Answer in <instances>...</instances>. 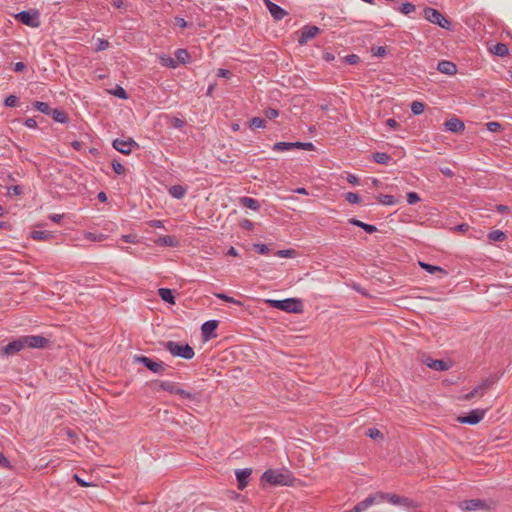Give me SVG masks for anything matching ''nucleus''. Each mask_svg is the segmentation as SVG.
<instances>
[{"label": "nucleus", "mask_w": 512, "mask_h": 512, "mask_svg": "<svg viewBox=\"0 0 512 512\" xmlns=\"http://www.w3.org/2000/svg\"><path fill=\"white\" fill-rule=\"evenodd\" d=\"M261 481L270 486H292L295 477L287 469H268L262 474Z\"/></svg>", "instance_id": "obj_1"}, {"label": "nucleus", "mask_w": 512, "mask_h": 512, "mask_svg": "<svg viewBox=\"0 0 512 512\" xmlns=\"http://www.w3.org/2000/svg\"><path fill=\"white\" fill-rule=\"evenodd\" d=\"M270 307L276 308L288 313H302L303 303L300 299L287 298L283 300H267Z\"/></svg>", "instance_id": "obj_2"}, {"label": "nucleus", "mask_w": 512, "mask_h": 512, "mask_svg": "<svg viewBox=\"0 0 512 512\" xmlns=\"http://www.w3.org/2000/svg\"><path fill=\"white\" fill-rule=\"evenodd\" d=\"M379 500L384 501L387 500L389 503L393 505H399L407 509L408 511H413L419 507V504L411 498L400 496L397 494H389L378 492Z\"/></svg>", "instance_id": "obj_3"}, {"label": "nucleus", "mask_w": 512, "mask_h": 512, "mask_svg": "<svg viewBox=\"0 0 512 512\" xmlns=\"http://www.w3.org/2000/svg\"><path fill=\"white\" fill-rule=\"evenodd\" d=\"M164 347L172 356L181 357L186 360L192 359L195 355L193 348L187 343L182 344L175 341H167L164 343Z\"/></svg>", "instance_id": "obj_4"}, {"label": "nucleus", "mask_w": 512, "mask_h": 512, "mask_svg": "<svg viewBox=\"0 0 512 512\" xmlns=\"http://www.w3.org/2000/svg\"><path fill=\"white\" fill-rule=\"evenodd\" d=\"M423 15L424 18L429 22L436 24L443 29L452 30L451 22L438 10L431 7H426L423 10Z\"/></svg>", "instance_id": "obj_5"}, {"label": "nucleus", "mask_w": 512, "mask_h": 512, "mask_svg": "<svg viewBox=\"0 0 512 512\" xmlns=\"http://www.w3.org/2000/svg\"><path fill=\"white\" fill-rule=\"evenodd\" d=\"M134 362L144 365L148 370L157 374H162L167 366L162 361H154L153 359L144 355H135Z\"/></svg>", "instance_id": "obj_6"}, {"label": "nucleus", "mask_w": 512, "mask_h": 512, "mask_svg": "<svg viewBox=\"0 0 512 512\" xmlns=\"http://www.w3.org/2000/svg\"><path fill=\"white\" fill-rule=\"evenodd\" d=\"M320 33L319 27L315 25H305L301 30L296 32L298 35L297 42L303 46Z\"/></svg>", "instance_id": "obj_7"}, {"label": "nucleus", "mask_w": 512, "mask_h": 512, "mask_svg": "<svg viewBox=\"0 0 512 512\" xmlns=\"http://www.w3.org/2000/svg\"><path fill=\"white\" fill-rule=\"evenodd\" d=\"M112 146L114 149L125 155H129L133 148H139L138 143L135 142L132 138L115 139L112 143Z\"/></svg>", "instance_id": "obj_8"}, {"label": "nucleus", "mask_w": 512, "mask_h": 512, "mask_svg": "<svg viewBox=\"0 0 512 512\" xmlns=\"http://www.w3.org/2000/svg\"><path fill=\"white\" fill-rule=\"evenodd\" d=\"M25 348H46L49 344V340L41 335H25L23 336Z\"/></svg>", "instance_id": "obj_9"}, {"label": "nucleus", "mask_w": 512, "mask_h": 512, "mask_svg": "<svg viewBox=\"0 0 512 512\" xmlns=\"http://www.w3.org/2000/svg\"><path fill=\"white\" fill-rule=\"evenodd\" d=\"M15 18L21 23L36 28L40 25L38 13H31L30 11H21L15 15Z\"/></svg>", "instance_id": "obj_10"}, {"label": "nucleus", "mask_w": 512, "mask_h": 512, "mask_svg": "<svg viewBox=\"0 0 512 512\" xmlns=\"http://www.w3.org/2000/svg\"><path fill=\"white\" fill-rule=\"evenodd\" d=\"M485 413L486 410L474 409L467 415L458 417V421L462 424L476 425L484 418Z\"/></svg>", "instance_id": "obj_11"}, {"label": "nucleus", "mask_w": 512, "mask_h": 512, "mask_svg": "<svg viewBox=\"0 0 512 512\" xmlns=\"http://www.w3.org/2000/svg\"><path fill=\"white\" fill-rule=\"evenodd\" d=\"M459 508L464 511H476L489 509L488 504L481 499L464 500L459 503Z\"/></svg>", "instance_id": "obj_12"}, {"label": "nucleus", "mask_w": 512, "mask_h": 512, "mask_svg": "<svg viewBox=\"0 0 512 512\" xmlns=\"http://www.w3.org/2000/svg\"><path fill=\"white\" fill-rule=\"evenodd\" d=\"M219 326L218 320H208L204 322L201 326L202 337L205 341L216 338L217 334L215 333L216 329Z\"/></svg>", "instance_id": "obj_13"}, {"label": "nucleus", "mask_w": 512, "mask_h": 512, "mask_svg": "<svg viewBox=\"0 0 512 512\" xmlns=\"http://www.w3.org/2000/svg\"><path fill=\"white\" fill-rule=\"evenodd\" d=\"M25 348L23 336L9 342L2 348V354L6 356L14 355Z\"/></svg>", "instance_id": "obj_14"}, {"label": "nucleus", "mask_w": 512, "mask_h": 512, "mask_svg": "<svg viewBox=\"0 0 512 512\" xmlns=\"http://www.w3.org/2000/svg\"><path fill=\"white\" fill-rule=\"evenodd\" d=\"M381 500H379V497H378V492L375 493V494H370L367 498H365L363 501H360L359 503H357L354 507H353V510L354 512H364L366 511L369 507H371L372 505L376 504V503H380Z\"/></svg>", "instance_id": "obj_15"}, {"label": "nucleus", "mask_w": 512, "mask_h": 512, "mask_svg": "<svg viewBox=\"0 0 512 512\" xmlns=\"http://www.w3.org/2000/svg\"><path fill=\"white\" fill-rule=\"evenodd\" d=\"M444 128L448 132L460 133V132L464 131L465 125H464V122L462 120H460L459 118L452 117L445 121Z\"/></svg>", "instance_id": "obj_16"}, {"label": "nucleus", "mask_w": 512, "mask_h": 512, "mask_svg": "<svg viewBox=\"0 0 512 512\" xmlns=\"http://www.w3.org/2000/svg\"><path fill=\"white\" fill-rule=\"evenodd\" d=\"M181 399H185L194 404H200L202 402L203 394L201 391H190L181 388L179 395Z\"/></svg>", "instance_id": "obj_17"}, {"label": "nucleus", "mask_w": 512, "mask_h": 512, "mask_svg": "<svg viewBox=\"0 0 512 512\" xmlns=\"http://www.w3.org/2000/svg\"><path fill=\"white\" fill-rule=\"evenodd\" d=\"M252 474L251 468L238 469L235 471L236 479L238 482V488L243 490L248 485V479Z\"/></svg>", "instance_id": "obj_18"}, {"label": "nucleus", "mask_w": 512, "mask_h": 512, "mask_svg": "<svg viewBox=\"0 0 512 512\" xmlns=\"http://www.w3.org/2000/svg\"><path fill=\"white\" fill-rule=\"evenodd\" d=\"M437 70L440 73L452 76L457 73V66L455 63L448 60H441L438 62Z\"/></svg>", "instance_id": "obj_19"}, {"label": "nucleus", "mask_w": 512, "mask_h": 512, "mask_svg": "<svg viewBox=\"0 0 512 512\" xmlns=\"http://www.w3.org/2000/svg\"><path fill=\"white\" fill-rule=\"evenodd\" d=\"M425 364L430 369H433L436 371H447L451 367V365L444 360L432 359V358H427L425 360Z\"/></svg>", "instance_id": "obj_20"}, {"label": "nucleus", "mask_w": 512, "mask_h": 512, "mask_svg": "<svg viewBox=\"0 0 512 512\" xmlns=\"http://www.w3.org/2000/svg\"><path fill=\"white\" fill-rule=\"evenodd\" d=\"M159 388L163 391H167L177 396L179 395V392L181 390L179 383L173 381H160Z\"/></svg>", "instance_id": "obj_21"}, {"label": "nucleus", "mask_w": 512, "mask_h": 512, "mask_svg": "<svg viewBox=\"0 0 512 512\" xmlns=\"http://www.w3.org/2000/svg\"><path fill=\"white\" fill-rule=\"evenodd\" d=\"M272 149L277 152H285L293 149H299V141L297 142H276Z\"/></svg>", "instance_id": "obj_22"}, {"label": "nucleus", "mask_w": 512, "mask_h": 512, "mask_svg": "<svg viewBox=\"0 0 512 512\" xmlns=\"http://www.w3.org/2000/svg\"><path fill=\"white\" fill-rule=\"evenodd\" d=\"M155 243L159 246L176 247L179 244L178 239L172 235H165L155 240Z\"/></svg>", "instance_id": "obj_23"}, {"label": "nucleus", "mask_w": 512, "mask_h": 512, "mask_svg": "<svg viewBox=\"0 0 512 512\" xmlns=\"http://www.w3.org/2000/svg\"><path fill=\"white\" fill-rule=\"evenodd\" d=\"M348 222L354 226L362 228L365 232L372 234L377 231V227L371 224L364 223L356 218H350Z\"/></svg>", "instance_id": "obj_24"}, {"label": "nucleus", "mask_w": 512, "mask_h": 512, "mask_svg": "<svg viewBox=\"0 0 512 512\" xmlns=\"http://www.w3.org/2000/svg\"><path fill=\"white\" fill-rule=\"evenodd\" d=\"M158 295L164 302L175 304V296L173 290L169 288H160L158 289Z\"/></svg>", "instance_id": "obj_25"}, {"label": "nucleus", "mask_w": 512, "mask_h": 512, "mask_svg": "<svg viewBox=\"0 0 512 512\" xmlns=\"http://www.w3.org/2000/svg\"><path fill=\"white\" fill-rule=\"evenodd\" d=\"M489 387V382L487 380L483 381L480 385L472 389L469 393L465 394L461 399L463 400H471L473 397L479 394L480 391L487 389Z\"/></svg>", "instance_id": "obj_26"}, {"label": "nucleus", "mask_w": 512, "mask_h": 512, "mask_svg": "<svg viewBox=\"0 0 512 512\" xmlns=\"http://www.w3.org/2000/svg\"><path fill=\"white\" fill-rule=\"evenodd\" d=\"M240 204L243 205L244 207L254 210V211H257L260 208L259 202L256 199L251 198V197H246V196L241 197Z\"/></svg>", "instance_id": "obj_27"}, {"label": "nucleus", "mask_w": 512, "mask_h": 512, "mask_svg": "<svg viewBox=\"0 0 512 512\" xmlns=\"http://www.w3.org/2000/svg\"><path fill=\"white\" fill-rule=\"evenodd\" d=\"M186 192V187L182 185H173L169 188V194L175 199H182Z\"/></svg>", "instance_id": "obj_28"}, {"label": "nucleus", "mask_w": 512, "mask_h": 512, "mask_svg": "<svg viewBox=\"0 0 512 512\" xmlns=\"http://www.w3.org/2000/svg\"><path fill=\"white\" fill-rule=\"evenodd\" d=\"M175 58L177 65L179 63L186 64L190 60V54L186 49L179 48L175 51Z\"/></svg>", "instance_id": "obj_29"}, {"label": "nucleus", "mask_w": 512, "mask_h": 512, "mask_svg": "<svg viewBox=\"0 0 512 512\" xmlns=\"http://www.w3.org/2000/svg\"><path fill=\"white\" fill-rule=\"evenodd\" d=\"M377 201L382 205L393 206L397 204V199L390 194H379L376 197Z\"/></svg>", "instance_id": "obj_30"}, {"label": "nucleus", "mask_w": 512, "mask_h": 512, "mask_svg": "<svg viewBox=\"0 0 512 512\" xmlns=\"http://www.w3.org/2000/svg\"><path fill=\"white\" fill-rule=\"evenodd\" d=\"M52 237V233L46 230H34L31 232V238L38 241L49 240Z\"/></svg>", "instance_id": "obj_31"}, {"label": "nucleus", "mask_w": 512, "mask_h": 512, "mask_svg": "<svg viewBox=\"0 0 512 512\" xmlns=\"http://www.w3.org/2000/svg\"><path fill=\"white\" fill-rule=\"evenodd\" d=\"M491 52L497 56L504 57L509 54V49L504 43H497L491 49Z\"/></svg>", "instance_id": "obj_32"}, {"label": "nucleus", "mask_w": 512, "mask_h": 512, "mask_svg": "<svg viewBox=\"0 0 512 512\" xmlns=\"http://www.w3.org/2000/svg\"><path fill=\"white\" fill-rule=\"evenodd\" d=\"M51 114H52L53 120L58 123H66L68 121L67 114L60 109L56 108V109L51 110Z\"/></svg>", "instance_id": "obj_33"}, {"label": "nucleus", "mask_w": 512, "mask_h": 512, "mask_svg": "<svg viewBox=\"0 0 512 512\" xmlns=\"http://www.w3.org/2000/svg\"><path fill=\"white\" fill-rule=\"evenodd\" d=\"M419 265L421 266V268H423L425 271H427L430 274H434L436 272H440L444 275L447 274V272L439 266H434V265H431V264L425 263V262H419Z\"/></svg>", "instance_id": "obj_34"}, {"label": "nucleus", "mask_w": 512, "mask_h": 512, "mask_svg": "<svg viewBox=\"0 0 512 512\" xmlns=\"http://www.w3.org/2000/svg\"><path fill=\"white\" fill-rule=\"evenodd\" d=\"M373 160L378 164L387 165L391 160V156L384 152H376L373 154Z\"/></svg>", "instance_id": "obj_35"}, {"label": "nucleus", "mask_w": 512, "mask_h": 512, "mask_svg": "<svg viewBox=\"0 0 512 512\" xmlns=\"http://www.w3.org/2000/svg\"><path fill=\"white\" fill-rule=\"evenodd\" d=\"M270 14L272 15V17L277 20V21H280L282 20L288 13L287 11H285L282 7H280L279 5H276L275 7H272V11H270Z\"/></svg>", "instance_id": "obj_36"}, {"label": "nucleus", "mask_w": 512, "mask_h": 512, "mask_svg": "<svg viewBox=\"0 0 512 512\" xmlns=\"http://www.w3.org/2000/svg\"><path fill=\"white\" fill-rule=\"evenodd\" d=\"M487 238L490 241H504L507 238V236L501 230H493L488 233Z\"/></svg>", "instance_id": "obj_37"}, {"label": "nucleus", "mask_w": 512, "mask_h": 512, "mask_svg": "<svg viewBox=\"0 0 512 512\" xmlns=\"http://www.w3.org/2000/svg\"><path fill=\"white\" fill-rule=\"evenodd\" d=\"M33 107H34L36 110H38V111H40L41 113H43V114L48 115V114H50V113H51V108H50V106L48 105V103H46V102H42V101H35V102H33Z\"/></svg>", "instance_id": "obj_38"}, {"label": "nucleus", "mask_w": 512, "mask_h": 512, "mask_svg": "<svg viewBox=\"0 0 512 512\" xmlns=\"http://www.w3.org/2000/svg\"><path fill=\"white\" fill-rule=\"evenodd\" d=\"M411 112L414 114V115H420L424 112V109H425V104L423 102H420V101H413L411 103Z\"/></svg>", "instance_id": "obj_39"}, {"label": "nucleus", "mask_w": 512, "mask_h": 512, "mask_svg": "<svg viewBox=\"0 0 512 512\" xmlns=\"http://www.w3.org/2000/svg\"><path fill=\"white\" fill-rule=\"evenodd\" d=\"M250 127L252 129L265 128L266 127V120L264 118H260V117H253L250 120Z\"/></svg>", "instance_id": "obj_40"}, {"label": "nucleus", "mask_w": 512, "mask_h": 512, "mask_svg": "<svg viewBox=\"0 0 512 512\" xmlns=\"http://www.w3.org/2000/svg\"><path fill=\"white\" fill-rule=\"evenodd\" d=\"M160 63L163 66L169 67V68H176L178 66L176 60L170 56H161Z\"/></svg>", "instance_id": "obj_41"}, {"label": "nucleus", "mask_w": 512, "mask_h": 512, "mask_svg": "<svg viewBox=\"0 0 512 512\" xmlns=\"http://www.w3.org/2000/svg\"><path fill=\"white\" fill-rule=\"evenodd\" d=\"M174 25L181 29H184V28H191L193 26V23L186 21L184 18H182L180 16H176L174 18Z\"/></svg>", "instance_id": "obj_42"}, {"label": "nucleus", "mask_w": 512, "mask_h": 512, "mask_svg": "<svg viewBox=\"0 0 512 512\" xmlns=\"http://www.w3.org/2000/svg\"><path fill=\"white\" fill-rule=\"evenodd\" d=\"M110 93L120 99H127L128 94L126 90L121 86H116L113 90L110 91Z\"/></svg>", "instance_id": "obj_43"}, {"label": "nucleus", "mask_w": 512, "mask_h": 512, "mask_svg": "<svg viewBox=\"0 0 512 512\" xmlns=\"http://www.w3.org/2000/svg\"><path fill=\"white\" fill-rule=\"evenodd\" d=\"M345 200L350 204H359L361 202V197L354 192H347L345 194Z\"/></svg>", "instance_id": "obj_44"}, {"label": "nucleus", "mask_w": 512, "mask_h": 512, "mask_svg": "<svg viewBox=\"0 0 512 512\" xmlns=\"http://www.w3.org/2000/svg\"><path fill=\"white\" fill-rule=\"evenodd\" d=\"M215 296L218 298V299H221L225 302H228V303H233V304H236V305H242L241 301L239 300H236L235 298L231 297V296H228L224 293H215Z\"/></svg>", "instance_id": "obj_45"}, {"label": "nucleus", "mask_w": 512, "mask_h": 512, "mask_svg": "<svg viewBox=\"0 0 512 512\" xmlns=\"http://www.w3.org/2000/svg\"><path fill=\"white\" fill-rule=\"evenodd\" d=\"M366 435L373 439V440H376V439H383V434L382 432L377 429V428H369L367 431H366Z\"/></svg>", "instance_id": "obj_46"}, {"label": "nucleus", "mask_w": 512, "mask_h": 512, "mask_svg": "<svg viewBox=\"0 0 512 512\" xmlns=\"http://www.w3.org/2000/svg\"><path fill=\"white\" fill-rule=\"evenodd\" d=\"M275 255L281 258H293L296 256V251L294 249L278 250Z\"/></svg>", "instance_id": "obj_47"}, {"label": "nucleus", "mask_w": 512, "mask_h": 512, "mask_svg": "<svg viewBox=\"0 0 512 512\" xmlns=\"http://www.w3.org/2000/svg\"><path fill=\"white\" fill-rule=\"evenodd\" d=\"M253 249L255 250V252L262 255H267L270 252L269 247L263 243H255L253 245Z\"/></svg>", "instance_id": "obj_48"}, {"label": "nucleus", "mask_w": 512, "mask_h": 512, "mask_svg": "<svg viewBox=\"0 0 512 512\" xmlns=\"http://www.w3.org/2000/svg\"><path fill=\"white\" fill-rule=\"evenodd\" d=\"M113 171L118 175H124L126 173V168L117 160L112 161Z\"/></svg>", "instance_id": "obj_49"}, {"label": "nucleus", "mask_w": 512, "mask_h": 512, "mask_svg": "<svg viewBox=\"0 0 512 512\" xmlns=\"http://www.w3.org/2000/svg\"><path fill=\"white\" fill-rule=\"evenodd\" d=\"M400 11L404 15H408V14H410V13L415 11V5L410 3V2H405V3L402 4V6L400 8Z\"/></svg>", "instance_id": "obj_50"}, {"label": "nucleus", "mask_w": 512, "mask_h": 512, "mask_svg": "<svg viewBox=\"0 0 512 512\" xmlns=\"http://www.w3.org/2000/svg\"><path fill=\"white\" fill-rule=\"evenodd\" d=\"M6 107H16L18 105V98L15 95H9L4 100Z\"/></svg>", "instance_id": "obj_51"}, {"label": "nucleus", "mask_w": 512, "mask_h": 512, "mask_svg": "<svg viewBox=\"0 0 512 512\" xmlns=\"http://www.w3.org/2000/svg\"><path fill=\"white\" fill-rule=\"evenodd\" d=\"M373 56L384 57L387 54L386 47L378 46L371 49Z\"/></svg>", "instance_id": "obj_52"}, {"label": "nucleus", "mask_w": 512, "mask_h": 512, "mask_svg": "<svg viewBox=\"0 0 512 512\" xmlns=\"http://www.w3.org/2000/svg\"><path fill=\"white\" fill-rule=\"evenodd\" d=\"M487 130L490 132H498L502 129V125L499 122H488L486 124Z\"/></svg>", "instance_id": "obj_53"}, {"label": "nucleus", "mask_w": 512, "mask_h": 512, "mask_svg": "<svg viewBox=\"0 0 512 512\" xmlns=\"http://www.w3.org/2000/svg\"><path fill=\"white\" fill-rule=\"evenodd\" d=\"M344 61L349 65H355L360 61V58L356 54H349L344 57Z\"/></svg>", "instance_id": "obj_54"}, {"label": "nucleus", "mask_w": 512, "mask_h": 512, "mask_svg": "<svg viewBox=\"0 0 512 512\" xmlns=\"http://www.w3.org/2000/svg\"><path fill=\"white\" fill-rule=\"evenodd\" d=\"M109 41L108 40H105V39H98L97 40V45H96V48L95 50L96 51H103V50H106L108 47H109Z\"/></svg>", "instance_id": "obj_55"}, {"label": "nucleus", "mask_w": 512, "mask_h": 512, "mask_svg": "<svg viewBox=\"0 0 512 512\" xmlns=\"http://www.w3.org/2000/svg\"><path fill=\"white\" fill-rule=\"evenodd\" d=\"M264 115L266 118L271 120L279 116V111L274 108H268L264 111Z\"/></svg>", "instance_id": "obj_56"}, {"label": "nucleus", "mask_w": 512, "mask_h": 512, "mask_svg": "<svg viewBox=\"0 0 512 512\" xmlns=\"http://www.w3.org/2000/svg\"><path fill=\"white\" fill-rule=\"evenodd\" d=\"M420 201V197L416 192H409L407 193V202L410 205H413Z\"/></svg>", "instance_id": "obj_57"}, {"label": "nucleus", "mask_w": 512, "mask_h": 512, "mask_svg": "<svg viewBox=\"0 0 512 512\" xmlns=\"http://www.w3.org/2000/svg\"><path fill=\"white\" fill-rule=\"evenodd\" d=\"M85 238L91 241H102L104 236L102 234L97 235L95 233L88 232Z\"/></svg>", "instance_id": "obj_58"}, {"label": "nucleus", "mask_w": 512, "mask_h": 512, "mask_svg": "<svg viewBox=\"0 0 512 512\" xmlns=\"http://www.w3.org/2000/svg\"><path fill=\"white\" fill-rule=\"evenodd\" d=\"M74 479L75 481L78 483L79 486L81 487H89V486H92V484L90 482H87L85 480H83L82 478H80L77 474H74Z\"/></svg>", "instance_id": "obj_59"}, {"label": "nucleus", "mask_w": 512, "mask_h": 512, "mask_svg": "<svg viewBox=\"0 0 512 512\" xmlns=\"http://www.w3.org/2000/svg\"><path fill=\"white\" fill-rule=\"evenodd\" d=\"M299 149L311 151L314 149V145L311 142H299Z\"/></svg>", "instance_id": "obj_60"}, {"label": "nucleus", "mask_w": 512, "mask_h": 512, "mask_svg": "<svg viewBox=\"0 0 512 512\" xmlns=\"http://www.w3.org/2000/svg\"><path fill=\"white\" fill-rule=\"evenodd\" d=\"M24 125L27 127V128H36L37 127V122L34 118H27L25 121H24Z\"/></svg>", "instance_id": "obj_61"}, {"label": "nucleus", "mask_w": 512, "mask_h": 512, "mask_svg": "<svg viewBox=\"0 0 512 512\" xmlns=\"http://www.w3.org/2000/svg\"><path fill=\"white\" fill-rule=\"evenodd\" d=\"M0 466L4 468L10 467L9 460L4 456V454L0 451Z\"/></svg>", "instance_id": "obj_62"}, {"label": "nucleus", "mask_w": 512, "mask_h": 512, "mask_svg": "<svg viewBox=\"0 0 512 512\" xmlns=\"http://www.w3.org/2000/svg\"><path fill=\"white\" fill-rule=\"evenodd\" d=\"M240 225H241L242 228L247 229V230H252L253 227H254L253 222H251L248 219L242 220Z\"/></svg>", "instance_id": "obj_63"}, {"label": "nucleus", "mask_w": 512, "mask_h": 512, "mask_svg": "<svg viewBox=\"0 0 512 512\" xmlns=\"http://www.w3.org/2000/svg\"><path fill=\"white\" fill-rule=\"evenodd\" d=\"M217 76L222 78H230L231 72L227 69H218Z\"/></svg>", "instance_id": "obj_64"}]
</instances>
